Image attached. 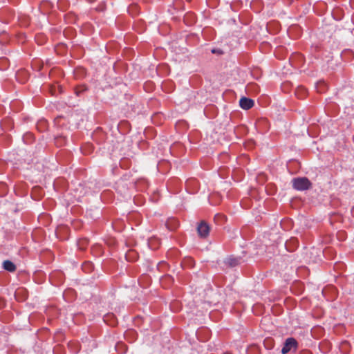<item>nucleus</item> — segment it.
Here are the masks:
<instances>
[{"label":"nucleus","instance_id":"f8f14e48","mask_svg":"<svg viewBox=\"0 0 354 354\" xmlns=\"http://www.w3.org/2000/svg\"><path fill=\"white\" fill-rule=\"evenodd\" d=\"M153 240H151V241H150V242H149V245H150L151 247H152V242H153Z\"/></svg>","mask_w":354,"mask_h":354},{"label":"nucleus","instance_id":"7ed1b4c3","mask_svg":"<svg viewBox=\"0 0 354 354\" xmlns=\"http://www.w3.org/2000/svg\"><path fill=\"white\" fill-rule=\"evenodd\" d=\"M209 230V226L205 221H201L197 227L198 234L202 238H205L208 236Z\"/></svg>","mask_w":354,"mask_h":354},{"label":"nucleus","instance_id":"6e6552de","mask_svg":"<svg viewBox=\"0 0 354 354\" xmlns=\"http://www.w3.org/2000/svg\"><path fill=\"white\" fill-rule=\"evenodd\" d=\"M174 281V279L170 275L165 276L161 279V283L163 285L165 282L172 283Z\"/></svg>","mask_w":354,"mask_h":354},{"label":"nucleus","instance_id":"f257e3e1","mask_svg":"<svg viewBox=\"0 0 354 354\" xmlns=\"http://www.w3.org/2000/svg\"><path fill=\"white\" fill-rule=\"evenodd\" d=\"M292 187L295 189L304 191L308 189L311 186V183L307 178H296L292 180Z\"/></svg>","mask_w":354,"mask_h":354},{"label":"nucleus","instance_id":"ddd939ff","mask_svg":"<svg viewBox=\"0 0 354 354\" xmlns=\"http://www.w3.org/2000/svg\"><path fill=\"white\" fill-rule=\"evenodd\" d=\"M24 73V72L18 73H17V77H19V75H20L21 73Z\"/></svg>","mask_w":354,"mask_h":354},{"label":"nucleus","instance_id":"9b49d317","mask_svg":"<svg viewBox=\"0 0 354 354\" xmlns=\"http://www.w3.org/2000/svg\"><path fill=\"white\" fill-rule=\"evenodd\" d=\"M132 253V252H129L128 254H126V258L129 259L130 254Z\"/></svg>","mask_w":354,"mask_h":354},{"label":"nucleus","instance_id":"9d476101","mask_svg":"<svg viewBox=\"0 0 354 354\" xmlns=\"http://www.w3.org/2000/svg\"><path fill=\"white\" fill-rule=\"evenodd\" d=\"M306 89L303 87L301 88H299L297 92H296V95L299 97H303L305 95H306Z\"/></svg>","mask_w":354,"mask_h":354},{"label":"nucleus","instance_id":"20e7f679","mask_svg":"<svg viewBox=\"0 0 354 354\" xmlns=\"http://www.w3.org/2000/svg\"><path fill=\"white\" fill-rule=\"evenodd\" d=\"M254 104V101L248 97H243L239 100L240 106L245 110H248L251 109Z\"/></svg>","mask_w":354,"mask_h":354},{"label":"nucleus","instance_id":"423d86ee","mask_svg":"<svg viewBox=\"0 0 354 354\" xmlns=\"http://www.w3.org/2000/svg\"><path fill=\"white\" fill-rule=\"evenodd\" d=\"M93 268V264L91 262H85L82 265V270L86 272H91Z\"/></svg>","mask_w":354,"mask_h":354},{"label":"nucleus","instance_id":"1a4fd4ad","mask_svg":"<svg viewBox=\"0 0 354 354\" xmlns=\"http://www.w3.org/2000/svg\"><path fill=\"white\" fill-rule=\"evenodd\" d=\"M214 220L217 223H221L222 221H224L225 220V216L221 214H217L214 216Z\"/></svg>","mask_w":354,"mask_h":354},{"label":"nucleus","instance_id":"39448f33","mask_svg":"<svg viewBox=\"0 0 354 354\" xmlns=\"http://www.w3.org/2000/svg\"><path fill=\"white\" fill-rule=\"evenodd\" d=\"M3 268L9 272H15L16 270V266L9 260H6L3 261Z\"/></svg>","mask_w":354,"mask_h":354},{"label":"nucleus","instance_id":"4468645a","mask_svg":"<svg viewBox=\"0 0 354 354\" xmlns=\"http://www.w3.org/2000/svg\"><path fill=\"white\" fill-rule=\"evenodd\" d=\"M108 316L106 317L105 319H104V322H106V319H107Z\"/></svg>","mask_w":354,"mask_h":354},{"label":"nucleus","instance_id":"0eeeda50","mask_svg":"<svg viewBox=\"0 0 354 354\" xmlns=\"http://www.w3.org/2000/svg\"><path fill=\"white\" fill-rule=\"evenodd\" d=\"M227 263L230 266H236V265H238L239 263V259H236V258H228L227 259Z\"/></svg>","mask_w":354,"mask_h":354},{"label":"nucleus","instance_id":"f03ea898","mask_svg":"<svg viewBox=\"0 0 354 354\" xmlns=\"http://www.w3.org/2000/svg\"><path fill=\"white\" fill-rule=\"evenodd\" d=\"M297 344V342L294 338H292V337L288 338L286 340L284 345L281 349L282 354H287L289 351H291V349L292 348H296Z\"/></svg>","mask_w":354,"mask_h":354}]
</instances>
